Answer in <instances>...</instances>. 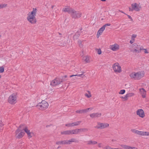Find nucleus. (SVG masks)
<instances>
[{
    "label": "nucleus",
    "instance_id": "nucleus-31",
    "mask_svg": "<svg viewBox=\"0 0 149 149\" xmlns=\"http://www.w3.org/2000/svg\"><path fill=\"white\" fill-rule=\"evenodd\" d=\"M74 126H76L77 125H79L81 123V121H77L76 122H74Z\"/></svg>",
    "mask_w": 149,
    "mask_h": 149
},
{
    "label": "nucleus",
    "instance_id": "nucleus-32",
    "mask_svg": "<svg viewBox=\"0 0 149 149\" xmlns=\"http://www.w3.org/2000/svg\"><path fill=\"white\" fill-rule=\"evenodd\" d=\"M7 6L6 4H0V9L2 8H3L6 7Z\"/></svg>",
    "mask_w": 149,
    "mask_h": 149
},
{
    "label": "nucleus",
    "instance_id": "nucleus-56",
    "mask_svg": "<svg viewBox=\"0 0 149 149\" xmlns=\"http://www.w3.org/2000/svg\"><path fill=\"white\" fill-rule=\"evenodd\" d=\"M102 20L103 19V18L102 19H101Z\"/></svg>",
    "mask_w": 149,
    "mask_h": 149
},
{
    "label": "nucleus",
    "instance_id": "nucleus-20",
    "mask_svg": "<svg viewBox=\"0 0 149 149\" xmlns=\"http://www.w3.org/2000/svg\"><path fill=\"white\" fill-rule=\"evenodd\" d=\"M139 91L142 97L143 98H145L146 97V92L144 88H142L141 89H140Z\"/></svg>",
    "mask_w": 149,
    "mask_h": 149
},
{
    "label": "nucleus",
    "instance_id": "nucleus-43",
    "mask_svg": "<svg viewBox=\"0 0 149 149\" xmlns=\"http://www.w3.org/2000/svg\"><path fill=\"white\" fill-rule=\"evenodd\" d=\"M127 15L128 16V18L130 19L131 21H132V22L133 21V20L132 18L130 16L127 14V15Z\"/></svg>",
    "mask_w": 149,
    "mask_h": 149
},
{
    "label": "nucleus",
    "instance_id": "nucleus-45",
    "mask_svg": "<svg viewBox=\"0 0 149 149\" xmlns=\"http://www.w3.org/2000/svg\"><path fill=\"white\" fill-rule=\"evenodd\" d=\"M93 109V108H87V109H85L86 110V112H88V111L89 110H90V109L91 110H92Z\"/></svg>",
    "mask_w": 149,
    "mask_h": 149
},
{
    "label": "nucleus",
    "instance_id": "nucleus-53",
    "mask_svg": "<svg viewBox=\"0 0 149 149\" xmlns=\"http://www.w3.org/2000/svg\"><path fill=\"white\" fill-rule=\"evenodd\" d=\"M60 147H60V146H59L57 148H60Z\"/></svg>",
    "mask_w": 149,
    "mask_h": 149
},
{
    "label": "nucleus",
    "instance_id": "nucleus-25",
    "mask_svg": "<svg viewBox=\"0 0 149 149\" xmlns=\"http://www.w3.org/2000/svg\"><path fill=\"white\" fill-rule=\"evenodd\" d=\"M86 110L85 109L83 110H77L76 111V113H86Z\"/></svg>",
    "mask_w": 149,
    "mask_h": 149
},
{
    "label": "nucleus",
    "instance_id": "nucleus-21",
    "mask_svg": "<svg viewBox=\"0 0 149 149\" xmlns=\"http://www.w3.org/2000/svg\"><path fill=\"white\" fill-rule=\"evenodd\" d=\"M80 31H78L75 33V35L73 36V37H79L80 35V33L82 32V31H81L82 29V28L80 29Z\"/></svg>",
    "mask_w": 149,
    "mask_h": 149
},
{
    "label": "nucleus",
    "instance_id": "nucleus-1",
    "mask_svg": "<svg viewBox=\"0 0 149 149\" xmlns=\"http://www.w3.org/2000/svg\"><path fill=\"white\" fill-rule=\"evenodd\" d=\"M63 11L65 12H67L71 15L72 18L77 19L80 18L81 17V13L78 11H77L73 9L69 6H66L65 8H63Z\"/></svg>",
    "mask_w": 149,
    "mask_h": 149
},
{
    "label": "nucleus",
    "instance_id": "nucleus-41",
    "mask_svg": "<svg viewBox=\"0 0 149 149\" xmlns=\"http://www.w3.org/2000/svg\"><path fill=\"white\" fill-rule=\"evenodd\" d=\"M134 41L135 40L134 39V38H132V39L130 40V42L131 44H132V43H133Z\"/></svg>",
    "mask_w": 149,
    "mask_h": 149
},
{
    "label": "nucleus",
    "instance_id": "nucleus-14",
    "mask_svg": "<svg viewBox=\"0 0 149 149\" xmlns=\"http://www.w3.org/2000/svg\"><path fill=\"white\" fill-rule=\"evenodd\" d=\"M136 114L139 117L141 118H144L145 116L144 111L141 109H139L137 110L136 111Z\"/></svg>",
    "mask_w": 149,
    "mask_h": 149
},
{
    "label": "nucleus",
    "instance_id": "nucleus-17",
    "mask_svg": "<svg viewBox=\"0 0 149 149\" xmlns=\"http://www.w3.org/2000/svg\"><path fill=\"white\" fill-rule=\"evenodd\" d=\"M23 130L24 132L25 131L27 134L29 138H31L33 134V133L30 132V131L26 127L24 128Z\"/></svg>",
    "mask_w": 149,
    "mask_h": 149
},
{
    "label": "nucleus",
    "instance_id": "nucleus-54",
    "mask_svg": "<svg viewBox=\"0 0 149 149\" xmlns=\"http://www.w3.org/2000/svg\"><path fill=\"white\" fill-rule=\"evenodd\" d=\"M1 76L0 75V78L1 77Z\"/></svg>",
    "mask_w": 149,
    "mask_h": 149
},
{
    "label": "nucleus",
    "instance_id": "nucleus-9",
    "mask_svg": "<svg viewBox=\"0 0 149 149\" xmlns=\"http://www.w3.org/2000/svg\"><path fill=\"white\" fill-rule=\"evenodd\" d=\"M109 126V125L107 123L97 122V125L95 127L97 129H103L108 127Z\"/></svg>",
    "mask_w": 149,
    "mask_h": 149
},
{
    "label": "nucleus",
    "instance_id": "nucleus-38",
    "mask_svg": "<svg viewBox=\"0 0 149 149\" xmlns=\"http://www.w3.org/2000/svg\"><path fill=\"white\" fill-rule=\"evenodd\" d=\"M60 80L61 81V83L63 81H65L66 80L65 79L64 77H62V78H60Z\"/></svg>",
    "mask_w": 149,
    "mask_h": 149
},
{
    "label": "nucleus",
    "instance_id": "nucleus-35",
    "mask_svg": "<svg viewBox=\"0 0 149 149\" xmlns=\"http://www.w3.org/2000/svg\"><path fill=\"white\" fill-rule=\"evenodd\" d=\"M82 42V41H81V40H79L78 41V43L79 44V47H83V45L81 44Z\"/></svg>",
    "mask_w": 149,
    "mask_h": 149
},
{
    "label": "nucleus",
    "instance_id": "nucleus-3",
    "mask_svg": "<svg viewBox=\"0 0 149 149\" xmlns=\"http://www.w3.org/2000/svg\"><path fill=\"white\" fill-rule=\"evenodd\" d=\"M33 10L30 13V15L28 16L27 18V20L31 24H34L36 22V20L35 16L37 12V9L33 8Z\"/></svg>",
    "mask_w": 149,
    "mask_h": 149
},
{
    "label": "nucleus",
    "instance_id": "nucleus-36",
    "mask_svg": "<svg viewBox=\"0 0 149 149\" xmlns=\"http://www.w3.org/2000/svg\"><path fill=\"white\" fill-rule=\"evenodd\" d=\"M3 129V124L2 121L0 120V131Z\"/></svg>",
    "mask_w": 149,
    "mask_h": 149
},
{
    "label": "nucleus",
    "instance_id": "nucleus-4",
    "mask_svg": "<svg viewBox=\"0 0 149 149\" xmlns=\"http://www.w3.org/2000/svg\"><path fill=\"white\" fill-rule=\"evenodd\" d=\"M79 141L76 139L71 138L69 140H65L57 141L56 142V145H69L72 143H78Z\"/></svg>",
    "mask_w": 149,
    "mask_h": 149
},
{
    "label": "nucleus",
    "instance_id": "nucleus-33",
    "mask_svg": "<svg viewBox=\"0 0 149 149\" xmlns=\"http://www.w3.org/2000/svg\"><path fill=\"white\" fill-rule=\"evenodd\" d=\"M125 90H121L119 92V94H123L125 93Z\"/></svg>",
    "mask_w": 149,
    "mask_h": 149
},
{
    "label": "nucleus",
    "instance_id": "nucleus-29",
    "mask_svg": "<svg viewBox=\"0 0 149 149\" xmlns=\"http://www.w3.org/2000/svg\"><path fill=\"white\" fill-rule=\"evenodd\" d=\"M103 32V31H102L101 29H99L97 31V37H99V36L102 34Z\"/></svg>",
    "mask_w": 149,
    "mask_h": 149
},
{
    "label": "nucleus",
    "instance_id": "nucleus-55",
    "mask_svg": "<svg viewBox=\"0 0 149 149\" xmlns=\"http://www.w3.org/2000/svg\"><path fill=\"white\" fill-rule=\"evenodd\" d=\"M1 35H0V37H1Z\"/></svg>",
    "mask_w": 149,
    "mask_h": 149
},
{
    "label": "nucleus",
    "instance_id": "nucleus-2",
    "mask_svg": "<svg viewBox=\"0 0 149 149\" xmlns=\"http://www.w3.org/2000/svg\"><path fill=\"white\" fill-rule=\"evenodd\" d=\"M88 130L87 128H81L79 129H74L68 130L63 131L61 132L62 135H70L72 134H77L79 133L83 132H86Z\"/></svg>",
    "mask_w": 149,
    "mask_h": 149
},
{
    "label": "nucleus",
    "instance_id": "nucleus-50",
    "mask_svg": "<svg viewBox=\"0 0 149 149\" xmlns=\"http://www.w3.org/2000/svg\"><path fill=\"white\" fill-rule=\"evenodd\" d=\"M63 77H64V78H66L67 77V76L66 75H65Z\"/></svg>",
    "mask_w": 149,
    "mask_h": 149
},
{
    "label": "nucleus",
    "instance_id": "nucleus-18",
    "mask_svg": "<svg viewBox=\"0 0 149 149\" xmlns=\"http://www.w3.org/2000/svg\"><path fill=\"white\" fill-rule=\"evenodd\" d=\"M119 46L118 45L115 44L113 45H110V48L113 51H116L119 49Z\"/></svg>",
    "mask_w": 149,
    "mask_h": 149
},
{
    "label": "nucleus",
    "instance_id": "nucleus-5",
    "mask_svg": "<svg viewBox=\"0 0 149 149\" xmlns=\"http://www.w3.org/2000/svg\"><path fill=\"white\" fill-rule=\"evenodd\" d=\"M130 47V52L134 53H139L141 52V48L136 43H134Z\"/></svg>",
    "mask_w": 149,
    "mask_h": 149
},
{
    "label": "nucleus",
    "instance_id": "nucleus-26",
    "mask_svg": "<svg viewBox=\"0 0 149 149\" xmlns=\"http://www.w3.org/2000/svg\"><path fill=\"white\" fill-rule=\"evenodd\" d=\"M87 92L88 93H85V96L88 98H89L92 97V95L91 93V92L89 91H87Z\"/></svg>",
    "mask_w": 149,
    "mask_h": 149
},
{
    "label": "nucleus",
    "instance_id": "nucleus-48",
    "mask_svg": "<svg viewBox=\"0 0 149 149\" xmlns=\"http://www.w3.org/2000/svg\"><path fill=\"white\" fill-rule=\"evenodd\" d=\"M116 141V140L115 139H112L111 140V141L112 142H114Z\"/></svg>",
    "mask_w": 149,
    "mask_h": 149
},
{
    "label": "nucleus",
    "instance_id": "nucleus-44",
    "mask_svg": "<svg viewBox=\"0 0 149 149\" xmlns=\"http://www.w3.org/2000/svg\"><path fill=\"white\" fill-rule=\"evenodd\" d=\"M105 28L103 26L101 28H100V29H101L103 31L105 30Z\"/></svg>",
    "mask_w": 149,
    "mask_h": 149
},
{
    "label": "nucleus",
    "instance_id": "nucleus-11",
    "mask_svg": "<svg viewBox=\"0 0 149 149\" xmlns=\"http://www.w3.org/2000/svg\"><path fill=\"white\" fill-rule=\"evenodd\" d=\"M131 131L139 135L142 136H149V132L140 131L135 129L131 130Z\"/></svg>",
    "mask_w": 149,
    "mask_h": 149
},
{
    "label": "nucleus",
    "instance_id": "nucleus-24",
    "mask_svg": "<svg viewBox=\"0 0 149 149\" xmlns=\"http://www.w3.org/2000/svg\"><path fill=\"white\" fill-rule=\"evenodd\" d=\"M125 149H137L134 147H132L127 145H123V147Z\"/></svg>",
    "mask_w": 149,
    "mask_h": 149
},
{
    "label": "nucleus",
    "instance_id": "nucleus-49",
    "mask_svg": "<svg viewBox=\"0 0 149 149\" xmlns=\"http://www.w3.org/2000/svg\"><path fill=\"white\" fill-rule=\"evenodd\" d=\"M133 10H132V8H129V11H132Z\"/></svg>",
    "mask_w": 149,
    "mask_h": 149
},
{
    "label": "nucleus",
    "instance_id": "nucleus-27",
    "mask_svg": "<svg viewBox=\"0 0 149 149\" xmlns=\"http://www.w3.org/2000/svg\"><path fill=\"white\" fill-rule=\"evenodd\" d=\"M84 72H82V74H75V75H72L70 76V77H73L74 76H77L79 77H81L82 78H83L84 76V75L83 76V74Z\"/></svg>",
    "mask_w": 149,
    "mask_h": 149
},
{
    "label": "nucleus",
    "instance_id": "nucleus-37",
    "mask_svg": "<svg viewBox=\"0 0 149 149\" xmlns=\"http://www.w3.org/2000/svg\"><path fill=\"white\" fill-rule=\"evenodd\" d=\"M97 146L100 148L103 147V144L102 143H99L97 144Z\"/></svg>",
    "mask_w": 149,
    "mask_h": 149
},
{
    "label": "nucleus",
    "instance_id": "nucleus-16",
    "mask_svg": "<svg viewBox=\"0 0 149 149\" xmlns=\"http://www.w3.org/2000/svg\"><path fill=\"white\" fill-rule=\"evenodd\" d=\"M131 6L132 8V10H135L136 11H139L140 10L139 8L141 7H139L138 5L136 3L132 4Z\"/></svg>",
    "mask_w": 149,
    "mask_h": 149
},
{
    "label": "nucleus",
    "instance_id": "nucleus-19",
    "mask_svg": "<svg viewBox=\"0 0 149 149\" xmlns=\"http://www.w3.org/2000/svg\"><path fill=\"white\" fill-rule=\"evenodd\" d=\"M134 95V93H129L127 94L124 97H120L121 98L124 99H125V100H127L128 99V97L133 96Z\"/></svg>",
    "mask_w": 149,
    "mask_h": 149
},
{
    "label": "nucleus",
    "instance_id": "nucleus-46",
    "mask_svg": "<svg viewBox=\"0 0 149 149\" xmlns=\"http://www.w3.org/2000/svg\"><path fill=\"white\" fill-rule=\"evenodd\" d=\"M137 36V35L136 34H133L132 36L131 37H136Z\"/></svg>",
    "mask_w": 149,
    "mask_h": 149
},
{
    "label": "nucleus",
    "instance_id": "nucleus-7",
    "mask_svg": "<svg viewBox=\"0 0 149 149\" xmlns=\"http://www.w3.org/2000/svg\"><path fill=\"white\" fill-rule=\"evenodd\" d=\"M17 94L13 93L9 97L8 101V102L11 104H15L17 102Z\"/></svg>",
    "mask_w": 149,
    "mask_h": 149
},
{
    "label": "nucleus",
    "instance_id": "nucleus-28",
    "mask_svg": "<svg viewBox=\"0 0 149 149\" xmlns=\"http://www.w3.org/2000/svg\"><path fill=\"white\" fill-rule=\"evenodd\" d=\"M65 126L68 127H71L74 126V123H69L68 124H66Z\"/></svg>",
    "mask_w": 149,
    "mask_h": 149
},
{
    "label": "nucleus",
    "instance_id": "nucleus-6",
    "mask_svg": "<svg viewBox=\"0 0 149 149\" xmlns=\"http://www.w3.org/2000/svg\"><path fill=\"white\" fill-rule=\"evenodd\" d=\"M130 76L132 79L139 80L144 77V74L141 72H138L136 73L133 72L130 74Z\"/></svg>",
    "mask_w": 149,
    "mask_h": 149
},
{
    "label": "nucleus",
    "instance_id": "nucleus-12",
    "mask_svg": "<svg viewBox=\"0 0 149 149\" xmlns=\"http://www.w3.org/2000/svg\"><path fill=\"white\" fill-rule=\"evenodd\" d=\"M21 126V125H20L19 127L16 131L15 136L17 138L19 139L22 138L24 134L23 130L20 129Z\"/></svg>",
    "mask_w": 149,
    "mask_h": 149
},
{
    "label": "nucleus",
    "instance_id": "nucleus-39",
    "mask_svg": "<svg viewBox=\"0 0 149 149\" xmlns=\"http://www.w3.org/2000/svg\"><path fill=\"white\" fill-rule=\"evenodd\" d=\"M104 149H113V148H111L108 146H106L104 147Z\"/></svg>",
    "mask_w": 149,
    "mask_h": 149
},
{
    "label": "nucleus",
    "instance_id": "nucleus-34",
    "mask_svg": "<svg viewBox=\"0 0 149 149\" xmlns=\"http://www.w3.org/2000/svg\"><path fill=\"white\" fill-rule=\"evenodd\" d=\"M4 71V68L3 66L0 67V73H2Z\"/></svg>",
    "mask_w": 149,
    "mask_h": 149
},
{
    "label": "nucleus",
    "instance_id": "nucleus-52",
    "mask_svg": "<svg viewBox=\"0 0 149 149\" xmlns=\"http://www.w3.org/2000/svg\"><path fill=\"white\" fill-rule=\"evenodd\" d=\"M75 79V78H72V80H73V81Z\"/></svg>",
    "mask_w": 149,
    "mask_h": 149
},
{
    "label": "nucleus",
    "instance_id": "nucleus-42",
    "mask_svg": "<svg viewBox=\"0 0 149 149\" xmlns=\"http://www.w3.org/2000/svg\"><path fill=\"white\" fill-rule=\"evenodd\" d=\"M111 25V24L110 23H107L104 25L103 26L104 27V28H105L107 26H109Z\"/></svg>",
    "mask_w": 149,
    "mask_h": 149
},
{
    "label": "nucleus",
    "instance_id": "nucleus-8",
    "mask_svg": "<svg viewBox=\"0 0 149 149\" xmlns=\"http://www.w3.org/2000/svg\"><path fill=\"white\" fill-rule=\"evenodd\" d=\"M114 72L116 73H119L122 71L121 67L118 63H116L114 64L112 66Z\"/></svg>",
    "mask_w": 149,
    "mask_h": 149
},
{
    "label": "nucleus",
    "instance_id": "nucleus-22",
    "mask_svg": "<svg viewBox=\"0 0 149 149\" xmlns=\"http://www.w3.org/2000/svg\"><path fill=\"white\" fill-rule=\"evenodd\" d=\"M83 59L84 61L86 63H89L90 62V59L89 57L88 56H85L83 57Z\"/></svg>",
    "mask_w": 149,
    "mask_h": 149
},
{
    "label": "nucleus",
    "instance_id": "nucleus-13",
    "mask_svg": "<svg viewBox=\"0 0 149 149\" xmlns=\"http://www.w3.org/2000/svg\"><path fill=\"white\" fill-rule=\"evenodd\" d=\"M61 81L60 80V78H56L51 81L50 84L52 86H55L61 84Z\"/></svg>",
    "mask_w": 149,
    "mask_h": 149
},
{
    "label": "nucleus",
    "instance_id": "nucleus-23",
    "mask_svg": "<svg viewBox=\"0 0 149 149\" xmlns=\"http://www.w3.org/2000/svg\"><path fill=\"white\" fill-rule=\"evenodd\" d=\"M97 143L95 141L90 140L87 142V144L88 145H95L97 144Z\"/></svg>",
    "mask_w": 149,
    "mask_h": 149
},
{
    "label": "nucleus",
    "instance_id": "nucleus-15",
    "mask_svg": "<svg viewBox=\"0 0 149 149\" xmlns=\"http://www.w3.org/2000/svg\"><path fill=\"white\" fill-rule=\"evenodd\" d=\"M101 115V113H93L90 114V117L92 118L100 117Z\"/></svg>",
    "mask_w": 149,
    "mask_h": 149
},
{
    "label": "nucleus",
    "instance_id": "nucleus-40",
    "mask_svg": "<svg viewBox=\"0 0 149 149\" xmlns=\"http://www.w3.org/2000/svg\"><path fill=\"white\" fill-rule=\"evenodd\" d=\"M143 51L144 52V53L146 54L148 53V52L147 51V49H143L141 48V51Z\"/></svg>",
    "mask_w": 149,
    "mask_h": 149
},
{
    "label": "nucleus",
    "instance_id": "nucleus-51",
    "mask_svg": "<svg viewBox=\"0 0 149 149\" xmlns=\"http://www.w3.org/2000/svg\"><path fill=\"white\" fill-rule=\"evenodd\" d=\"M100 0L104 2V1H105L106 0Z\"/></svg>",
    "mask_w": 149,
    "mask_h": 149
},
{
    "label": "nucleus",
    "instance_id": "nucleus-10",
    "mask_svg": "<svg viewBox=\"0 0 149 149\" xmlns=\"http://www.w3.org/2000/svg\"><path fill=\"white\" fill-rule=\"evenodd\" d=\"M48 106V103L45 101H43L41 103H39L36 106L39 109L42 110L46 109Z\"/></svg>",
    "mask_w": 149,
    "mask_h": 149
},
{
    "label": "nucleus",
    "instance_id": "nucleus-47",
    "mask_svg": "<svg viewBox=\"0 0 149 149\" xmlns=\"http://www.w3.org/2000/svg\"><path fill=\"white\" fill-rule=\"evenodd\" d=\"M119 11L120 12H121V13H123L124 14H125V15H127V14H126L124 12H123V11H122V10H119Z\"/></svg>",
    "mask_w": 149,
    "mask_h": 149
},
{
    "label": "nucleus",
    "instance_id": "nucleus-30",
    "mask_svg": "<svg viewBox=\"0 0 149 149\" xmlns=\"http://www.w3.org/2000/svg\"><path fill=\"white\" fill-rule=\"evenodd\" d=\"M95 50L97 52V53L98 54L100 55L101 54L102 51L100 49H96Z\"/></svg>",
    "mask_w": 149,
    "mask_h": 149
}]
</instances>
